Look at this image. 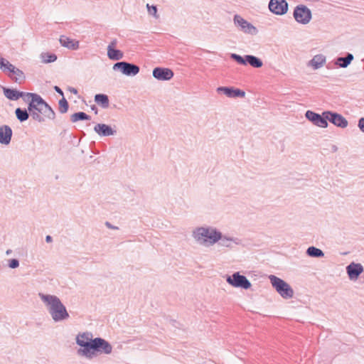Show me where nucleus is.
I'll return each mask as SVG.
<instances>
[{"label":"nucleus","mask_w":364,"mask_h":364,"mask_svg":"<svg viewBox=\"0 0 364 364\" xmlns=\"http://www.w3.org/2000/svg\"><path fill=\"white\" fill-rule=\"evenodd\" d=\"M22 98L23 99V100H24V101H26H26H28V100H29V98H30V97H26V96H24V97H22Z\"/></svg>","instance_id":"nucleus-40"},{"label":"nucleus","mask_w":364,"mask_h":364,"mask_svg":"<svg viewBox=\"0 0 364 364\" xmlns=\"http://www.w3.org/2000/svg\"><path fill=\"white\" fill-rule=\"evenodd\" d=\"M217 92L223 93L231 98L244 97L245 96V92L243 90L232 87H219L217 88Z\"/></svg>","instance_id":"nucleus-16"},{"label":"nucleus","mask_w":364,"mask_h":364,"mask_svg":"<svg viewBox=\"0 0 364 364\" xmlns=\"http://www.w3.org/2000/svg\"><path fill=\"white\" fill-rule=\"evenodd\" d=\"M54 90L56 92H58V94H60V95L63 96V97H64V94H63V90L58 87V86H55L54 87Z\"/></svg>","instance_id":"nucleus-36"},{"label":"nucleus","mask_w":364,"mask_h":364,"mask_svg":"<svg viewBox=\"0 0 364 364\" xmlns=\"http://www.w3.org/2000/svg\"><path fill=\"white\" fill-rule=\"evenodd\" d=\"M327 122L329 121L335 126L341 128H346L348 122L341 114L331 111H326Z\"/></svg>","instance_id":"nucleus-13"},{"label":"nucleus","mask_w":364,"mask_h":364,"mask_svg":"<svg viewBox=\"0 0 364 364\" xmlns=\"http://www.w3.org/2000/svg\"><path fill=\"white\" fill-rule=\"evenodd\" d=\"M59 41L62 46L68 49L75 50L79 48V41L70 38L66 36H61L60 37Z\"/></svg>","instance_id":"nucleus-21"},{"label":"nucleus","mask_w":364,"mask_h":364,"mask_svg":"<svg viewBox=\"0 0 364 364\" xmlns=\"http://www.w3.org/2000/svg\"><path fill=\"white\" fill-rule=\"evenodd\" d=\"M4 94L10 100H17L20 97H29L31 100L28 102V109L33 120L39 123L46 122V119L54 120L55 112L52 107L38 94L23 92L15 89L4 87Z\"/></svg>","instance_id":"nucleus-1"},{"label":"nucleus","mask_w":364,"mask_h":364,"mask_svg":"<svg viewBox=\"0 0 364 364\" xmlns=\"http://www.w3.org/2000/svg\"><path fill=\"white\" fill-rule=\"evenodd\" d=\"M192 236L198 243L203 245L208 243L213 245L220 238L218 230L212 226L196 228L193 230Z\"/></svg>","instance_id":"nucleus-4"},{"label":"nucleus","mask_w":364,"mask_h":364,"mask_svg":"<svg viewBox=\"0 0 364 364\" xmlns=\"http://www.w3.org/2000/svg\"><path fill=\"white\" fill-rule=\"evenodd\" d=\"M12 129L8 125L0 127V144L8 145L10 144L12 137Z\"/></svg>","instance_id":"nucleus-19"},{"label":"nucleus","mask_w":364,"mask_h":364,"mask_svg":"<svg viewBox=\"0 0 364 364\" xmlns=\"http://www.w3.org/2000/svg\"><path fill=\"white\" fill-rule=\"evenodd\" d=\"M363 270V267L360 263L351 262L346 267V272L350 280L357 279Z\"/></svg>","instance_id":"nucleus-15"},{"label":"nucleus","mask_w":364,"mask_h":364,"mask_svg":"<svg viewBox=\"0 0 364 364\" xmlns=\"http://www.w3.org/2000/svg\"><path fill=\"white\" fill-rule=\"evenodd\" d=\"M105 225L109 229H112V230H118L119 229V228L117 226L113 225L112 223H110L108 221H106Z\"/></svg>","instance_id":"nucleus-35"},{"label":"nucleus","mask_w":364,"mask_h":364,"mask_svg":"<svg viewBox=\"0 0 364 364\" xmlns=\"http://www.w3.org/2000/svg\"><path fill=\"white\" fill-rule=\"evenodd\" d=\"M9 64L11 63L4 58L0 57V68L4 72L8 71L7 68L9 67Z\"/></svg>","instance_id":"nucleus-31"},{"label":"nucleus","mask_w":364,"mask_h":364,"mask_svg":"<svg viewBox=\"0 0 364 364\" xmlns=\"http://www.w3.org/2000/svg\"><path fill=\"white\" fill-rule=\"evenodd\" d=\"M226 282L235 288L248 289L252 286L247 278L240 274L239 272H235L232 275H226Z\"/></svg>","instance_id":"nucleus-6"},{"label":"nucleus","mask_w":364,"mask_h":364,"mask_svg":"<svg viewBox=\"0 0 364 364\" xmlns=\"http://www.w3.org/2000/svg\"><path fill=\"white\" fill-rule=\"evenodd\" d=\"M233 21L235 26L245 33L255 36L258 33V30L255 26L238 14L234 16Z\"/></svg>","instance_id":"nucleus-8"},{"label":"nucleus","mask_w":364,"mask_h":364,"mask_svg":"<svg viewBox=\"0 0 364 364\" xmlns=\"http://www.w3.org/2000/svg\"><path fill=\"white\" fill-rule=\"evenodd\" d=\"M152 75L158 80L166 81L173 77V72L166 68L157 67L153 70Z\"/></svg>","instance_id":"nucleus-14"},{"label":"nucleus","mask_w":364,"mask_h":364,"mask_svg":"<svg viewBox=\"0 0 364 364\" xmlns=\"http://www.w3.org/2000/svg\"><path fill=\"white\" fill-rule=\"evenodd\" d=\"M11 252H12L11 250H6V254L7 255H10L11 253Z\"/></svg>","instance_id":"nucleus-41"},{"label":"nucleus","mask_w":364,"mask_h":364,"mask_svg":"<svg viewBox=\"0 0 364 364\" xmlns=\"http://www.w3.org/2000/svg\"><path fill=\"white\" fill-rule=\"evenodd\" d=\"M46 242H48V243L51 242L53 241L52 237L50 235H47L46 237Z\"/></svg>","instance_id":"nucleus-39"},{"label":"nucleus","mask_w":364,"mask_h":364,"mask_svg":"<svg viewBox=\"0 0 364 364\" xmlns=\"http://www.w3.org/2000/svg\"><path fill=\"white\" fill-rule=\"evenodd\" d=\"M19 266V261L17 259H11L9 260V267L11 269H16Z\"/></svg>","instance_id":"nucleus-33"},{"label":"nucleus","mask_w":364,"mask_h":364,"mask_svg":"<svg viewBox=\"0 0 364 364\" xmlns=\"http://www.w3.org/2000/svg\"><path fill=\"white\" fill-rule=\"evenodd\" d=\"M295 20L301 24H307L311 19V10L305 5L300 4L295 7L294 14Z\"/></svg>","instance_id":"nucleus-9"},{"label":"nucleus","mask_w":364,"mask_h":364,"mask_svg":"<svg viewBox=\"0 0 364 364\" xmlns=\"http://www.w3.org/2000/svg\"><path fill=\"white\" fill-rule=\"evenodd\" d=\"M306 255L311 257L320 258L324 256L323 252L316 247L311 246L306 250Z\"/></svg>","instance_id":"nucleus-27"},{"label":"nucleus","mask_w":364,"mask_h":364,"mask_svg":"<svg viewBox=\"0 0 364 364\" xmlns=\"http://www.w3.org/2000/svg\"><path fill=\"white\" fill-rule=\"evenodd\" d=\"M218 233L220 235V239L218 240V245L223 247L231 248L232 243H235V245L240 244V240L235 237H228L226 235H223L220 231L218 230Z\"/></svg>","instance_id":"nucleus-20"},{"label":"nucleus","mask_w":364,"mask_h":364,"mask_svg":"<svg viewBox=\"0 0 364 364\" xmlns=\"http://www.w3.org/2000/svg\"><path fill=\"white\" fill-rule=\"evenodd\" d=\"M38 296L55 322H60L69 318L70 315L65 306L57 296L39 293Z\"/></svg>","instance_id":"nucleus-3"},{"label":"nucleus","mask_w":364,"mask_h":364,"mask_svg":"<svg viewBox=\"0 0 364 364\" xmlns=\"http://www.w3.org/2000/svg\"><path fill=\"white\" fill-rule=\"evenodd\" d=\"M90 116L84 112H78L73 114L70 116V120L72 122H76L78 121L90 120Z\"/></svg>","instance_id":"nucleus-28"},{"label":"nucleus","mask_w":364,"mask_h":364,"mask_svg":"<svg viewBox=\"0 0 364 364\" xmlns=\"http://www.w3.org/2000/svg\"><path fill=\"white\" fill-rule=\"evenodd\" d=\"M149 14L154 16L156 18H158L157 16V7L154 5L150 6L149 4L146 5Z\"/></svg>","instance_id":"nucleus-32"},{"label":"nucleus","mask_w":364,"mask_h":364,"mask_svg":"<svg viewBox=\"0 0 364 364\" xmlns=\"http://www.w3.org/2000/svg\"><path fill=\"white\" fill-rule=\"evenodd\" d=\"M95 102L103 109L108 108L109 106V97L105 94L95 95Z\"/></svg>","instance_id":"nucleus-24"},{"label":"nucleus","mask_w":364,"mask_h":364,"mask_svg":"<svg viewBox=\"0 0 364 364\" xmlns=\"http://www.w3.org/2000/svg\"><path fill=\"white\" fill-rule=\"evenodd\" d=\"M353 58V54L348 53L345 57L337 58L336 65L341 68H346L350 64Z\"/></svg>","instance_id":"nucleus-23"},{"label":"nucleus","mask_w":364,"mask_h":364,"mask_svg":"<svg viewBox=\"0 0 364 364\" xmlns=\"http://www.w3.org/2000/svg\"><path fill=\"white\" fill-rule=\"evenodd\" d=\"M358 126L360 131L364 132V117L359 119Z\"/></svg>","instance_id":"nucleus-34"},{"label":"nucleus","mask_w":364,"mask_h":364,"mask_svg":"<svg viewBox=\"0 0 364 364\" xmlns=\"http://www.w3.org/2000/svg\"><path fill=\"white\" fill-rule=\"evenodd\" d=\"M59 111L60 113H65L68 112L69 108V105L68 101L65 97H63L61 100H59Z\"/></svg>","instance_id":"nucleus-30"},{"label":"nucleus","mask_w":364,"mask_h":364,"mask_svg":"<svg viewBox=\"0 0 364 364\" xmlns=\"http://www.w3.org/2000/svg\"><path fill=\"white\" fill-rule=\"evenodd\" d=\"M68 91H70L71 93H73L74 95H77V90L75 87H69L68 88Z\"/></svg>","instance_id":"nucleus-38"},{"label":"nucleus","mask_w":364,"mask_h":364,"mask_svg":"<svg viewBox=\"0 0 364 364\" xmlns=\"http://www.w3.org/2000/svg\"><path fill=\"white\" fill-rule=\"evenodd\" d=\"M15 114L16 116V118L19 120L21 122H23L26 121L29 116H31V114L28 111V109H21L20 107H18L15 110Z\"/></svg>","instance_id":"nucleus-26"},{"label":"nucleus","mask_w":364,"mask_h":364,"mask_svg":"<svg viewBox=\"0 0 364 364\" xmlns=\"http://www.w3.org/2000/svg\"><path fill=\"white\" fill-rule=\"evenodd\" d=\"M41 58L43 63H50L55 62L57 60V56L54 53H42L41 54Z\"/></svg>","instance_id":"nucleus-29"},{"label":"nucleus","mask_w":364,"mask_h":364,"mask_svg":"<svg viewBox=\"0 0 364 364\" xmlns=\"http://www.w3.org/2000/svg\"><path fill=\"white\" fill-rule=\"evenodd\" d=\"M326 63V57L322 54L316 55L309 61V65L314 70L321 68Z\"/></svg>","instance_id":"nucleus-22"},{"label":"nucleus","mask_w":364,"mask_h":364,"mask_svg":"<svg viewBox=\"0 0 364 364\" xmlns=\"http://www.w3.org/2000/svg\"><path fill=\"white\" fill-rule=\"evenodd\" d=\"M269 279L272 287L282 298L289 299L294 296V290L287 282L272 274L269 276Z\"/></svg>","instance_id":"nucleus-5"},{"label":"nucleus","mask_w":364,"mask_h":364,"mask_svg":"<svg viewBox=\"0 0 364 364\" xmlns=\"http://www.w3.org/2000/svg\"><path fill=\"white\" fill-rule=\"evenodd\" d=\"M306 118L310 121L313 124L321 127L326 128L328 125L326 111L322 114L316 113L311 110H307L305 113Z\"/></svg>","instance_id":"nucleus-11"},{"label":"nucleus","mask_w":364,"mask_h":364,"mask_svg":"<svg viewBox=\"0 0 364 364\" xmlns=\"http://www.w3.org/2000/svg\"><path fill=\"white\" fill-rule=\"evenodd\" d=\"M95 109H97V108L95 107V106H92V109L95 110Z\"/></svg>","instance_id":"nucleus-42"},{"label":"nucleus","mask_w":364,"mask_h":364,"mask_svg":"<svg viewBox=\"0 0 364 364\" xmlns=\"http://www.w3.org/2000/svg\"><path fill=\"white\" fill-rule=\"evenodd\" d=\"M112 68L114 70H119L122 74L127 76H135L140 70L137 65L126 61H120L114 63Z\"/></svg>","instance_id":"nucleus-10"},{"label":"nucleus","mask_w":364,"mask_h":364,"mask_svg":"<svg viewBox=\"0 0 364 364\" xmlns=\"http://www.w3.org/2000/svg\"><path fill=\"white\" fill-rule=\"evenodd\" d=\"M230 58L236 61L240 65H246L247 64H250L255 68H259L263 65L262 60L258 57L252 55H245L242 57L236 53H231Z\"/></svg>","instance_id":"nucleus-7"},{"label":"nucleus","mask_w":364,"mask_h":364,"mask_svg":"<svg viewBox=\"0 0 364 364\" xmlns=\"http://www.w3.org/2000/svg\"><path fill=\"white\" fill-rule=\"evenodd\" d=\"M107 56L110 60H119L123 58L124 54L120 50L107 47Z\"/></svg>","instance_id":"nucleus-25"},{"label":"nucleus","mask_w":364,"mask_h":364,"mask_svg":"<svg viewBox=\"0 0 364 364\" xmlns=\"http://www.w3.org/2000/svg\"><path fill=\"white\" fill-rule=\"evenodd\" d=\"M76 343L80 348L77 350L79 356L87 359H92L97 353L110 354L112 351V346L106 340L102 338H92L90 333L85 332L79 333L76 337Z\"/></svg>","instance_id":"nucleus-2"},{"label":"nucleus","mask_w":364,"mask_h":364,"mask_svg":"<svg viewBox=\"0 0 364 364\" xmlns=\"http://www.w3.org/2000/svg\"><path fill=\"white\" fill-rule=\"evenodd\" d=\"M7 70L9 73V77L14 80L16 82L21 84L25 80V75L23 72L16 68L14 65L9 64Z\"/></svg>","instance_id":"nucleus-17"},{"label":"nucleus","mask_w":364,"mask_h":364,"mask_svg":"<svg viewBox=\"0 0 364 364\" xmlns=\"http://www.w3.org/2000/svg\"><path fill=\"white\" fill-rule=\"evenodd\" d=\"M117 43V39H114L111 41V43L109 44V46L107 47L114 48L116 46Z\"/></svg>","instance_id":"nucleus-37"},{"label":"nucleus","mask_w":364,"mask_h":364,"mask_svg":"<svg viewBox=\"0 0 364 364\" xmlns=\"http://www.w3.org/2000/svg\"><path fill=\"white\" fill-rule=\"evenodd\" d=\"M268 6L269 11L277 15H284L288 11V3L286 0H270Z\"/></svg>","instance_id":"nucleus-12"},{"label":"nucleus","mask_w":364,"mask_h":364,"mask_svg":"<svg viewBox=\"0 0 364 364\" xmlns=\"http://www.w3.org/2000/svg\"><path fill=\"white\" fill-rule=\"evenodd\" d=\"M94 131L100 136H112L117 133L116 130L106 124H97L94 127Z\"/></svg>","instance_id":"nucleus-18"}]
</instances>
